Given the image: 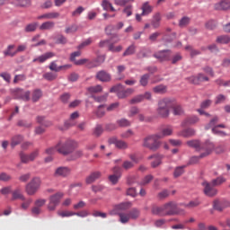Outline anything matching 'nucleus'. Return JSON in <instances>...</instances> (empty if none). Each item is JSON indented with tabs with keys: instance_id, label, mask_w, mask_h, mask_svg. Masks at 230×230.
<instances>
[{
	"instance_id": "obj_12",
	"label": "nucleus",
	"mask_w": 230,
	"mask_h": 230,
	"mask_svg": "<svg viewBox=\"0 0 230 230\" xmlns=\"http://www.w3.org/2000/svg\"><path fill=\"white\" fill-rule=\"evenodd\" d=\"M103 62H105V56H98L97 58L88 60L87 67H88V69H93L94 67H100V66L102 64H103Z\"/></svg>"
},
{
	"instance_id": "obj_2",
	"label": "nucleus",
	"mask_w": 230,
	"mask_h": 230,
	"mask_svg": "<svg viewBox=\"0 0 230 230\" xmlns=\"http://www.w3.org/2000/svg\"><path fill=\"white\" fill-rule=\"evenodd\" d=\"M78 144L75 140L67 139L65 142H58L56 149L61 155H71L76 150Z\"/></svg>"
},
{
	"instance_id": "obj_43",
	"label": "nucleus",
	"mask_w": 230,
	"mask_h": 230,
	"mask_svg": "<svg viewBox=\"0 0 230 230\" xmlns=\"http://www.w3.org/2000/svg\"><path fill=\"white\" fill-rule=\"evenodd\" d=\"M136 53V45L132 44L123 52L122 57H130Z\"/></svg>"
},
{
	"instance_id": "obj_53",
	"label": "nucleus",
	"mask_w": 230,
	"mask_h": 230,
	"mask_svg": "<svg viewBox=\"0 0 230 230\" xmlns=\"http://www.w3.org/2000/svg\"><path fill=\"white\" fill-rule=\"evenodd\" d=\"M92 98H93L94 102H97L98 103H103V102H107V98H109V93H104L101 96L93 95Z\"/></svg>"
},
{
	"instance_id": "obj_39",
	"label": "nucleus",
	"mask_w": 230,
	"mask_h": 230,
	"mask_svg": "<svg viewBox=\"0 0 230 230\" xmlns=\"http://www.w3.org/2000/svg\"><path fill=\"white\" fill-rule=\"evenodd\" d=\"M220 120V119L218 118V116H215L210 121L209 123H208L205 126V130H209V128H214V127H217V123H218V121Z\"/></svg>"
},
{
	"instance_id": "obj_28",
	"label": "nucleus",
	"mask_w": 230,
	"mask_h": 230,
	"mask_svg": "<svg viewBox=\"0 0 230 230\" xmlns=\"http://www.w3.org/2000/svg\"><path fill=\"white\" fill-rule=\"evenodd\" d=\"M58 17H60V13H47L44 14H41L40 16H38L39 20H42V19H58Z\"/></svg>"
},
{
	"instance_id": "obj_54",
	"label": "nucleus",
	"mask_w": 230,
	"mask_h": 230,
	"mask_svg": "<svg viewBox=\"0 0 230 230\" xmlns=\"http://www.w3.org/2000/svg\"><path fill=\"white\" fill-rule=\"evenodd\" d=\"M103 107H107V105L101 104L98 106L97 111L95 112L97 118H103V116H105V110H103Z\"/></svg>"
},
{
	"instance_id": "obj_38",
	"label": "nucleus",
	"mask_w": 230,
	"mask_h": 230,
	"mask_svg": "<svg viewBox=\"0 0 230 230\" xmlns=\"http://www.w3.org/2000/svg\"><path fill=\"white\" fill-rule=\"evenodd\" d=\"M142 13L141 15H148L152 13V6L148 4V2H145L141 7Z\"/></svg>"
},
{
	"instance_id": "obj_8",
	"label": "nucleus",
	"mask_w": 230,
	"mask_h": 230,
	"mask_svg": "<svg viewBox=\"0 0 230 230\" xmlns=\"http://www.w3.org/2000/svg\"><path fill=\"white\" fill-rule=\"evenodd\" d=\"M164 213L165 217H173L174 215H179V208L177 204L173 201H170L163 205Z\"/></svg>"
},
{
	"instance_id": "obj_56",
	"label": "nucleus",
	"mask_w": 230,
	"mask_h": 230,
	"mask_svg": "<svg viewBox=\"0 0 230 230\" xmlns=\"http://www.w3.org/2000/svg\"><path fill=\"white\" fill-rule=\"evenodd\" d=\"M130 206H132L130 202L120 203L117 205V209H119L120 211H127V209H129Z\"/></svg>"
},
{
	"instance_id": "obj_41",
	"label": "nucleus",
	"mask_w": 230,
	"mask_h": 230,
	"mask_svg": "<svg viewBox=\"0 0 230 230\" xmlns=\"http://www.w3.org/2000/svg\"><path fill=\"white\" fill-rule=\"evenodd\" d=\"M123 50V46L119 45L117 47L114 46V43H110L108 45V51H111V53H119Z\"/></svg>"
},
{
	"instance_id": "obj_24",
	"label": "nucleus",
	"mask_w": 230,
	"mask_h": 230,
	"mask_svg": "<svg viewBox=\"0 0 230 230\" xmlns=\"http://www.w3.org/2000/svg\"><path fill=\"white\" fill-rule=\"evenodd\" d=\"M152 55V49L144 48L140 49L137 54V58L142 59V58H148Z\"/></svg>"
},
{
	"instance_id": "obj_15",
	"label": "nucleus",
	"mask_w": 230,
	"mask_h": 230,
	"mask_svg": "<svg viewBox=\"0 0 230 230\" xmlns=\"http://www.w3.org/2000/svg\"><path fill=\"white\" fill-rule=\"evenodd\" d=\"M95 78L100 82L104 83L111 82V80H112V76L111 75V74L105 70H100L99 72H97Z\"/></svg>"
},
{
	"instance_id": "obj_32",
	"label": "nucleus",
	"mask_w": 230,
	"mask_h": 230,
	"mask_svg": "<svg viewBox=\"0 0 230 230\" xmlns=\"http://www.w3.org/2000/svg\"><path fill=\"white\" fill-rule=\"evenodd\" d=\"M41 98H42V90L39 88L33 90L32 97H31L32 102L37 103V102H39V100H40Z\"/></svg>"
},
{
	"instance_id": "obj_6",
	"label": "nucleus",
	"mask_w": 230,
	"mask_h": 230,
	"mask_svg": "<svg viewBox=\"0 0 230 230\" xmlns=\"http://www.w3.org/2000/svg\"><path fill=\"white\" fill-rule=\"evenodd\" d=\"M11 93L14 96L15 100H22V102H30V91L24 92V89L14 88L11 90Z\"/></svg>"
},
{
	"instance_id": "obj_36",
	"label": "nucleus",
	"mask_w": 230,
	"mask_h": 230,
	"mask_svg": "<svg viewBox=\"0 0 230 230\" xmlns=\"http://www.w3.org/2000/svg\"><path fill=\"white\" fill-rule=\"evenodd\" d=\"M150 80V74L146 73L140 76L139 84L142 87H146Z\"/></svg>"
},
{
	"instance_id": "obj_47",
	"label": "nucleus",
	"mask_w": 230,
	"mask_h": 230,
	"mask_svg": "<svg viewBox=\"0 0 230 230\" xmlns=\"http://www.w3.org/2000/svg\"><path fill=\"white\" fill-rule=\"evenodd\" d=\"M58 75L52 72H47L43 75V78L47 80L48 82H53L54 80H57V77Z\"/></svg>"
},
{
	"instance_id": "obj_29",
	"label": "nucleus",
	"mask_w": 230,
	"mask_h": 230,
	"mask_svg": "<svg viewBox=\"0 0 230 230\" xmlns=\"http://www.w3.org/2000/svg\"><path fill=\"white\" fill-rule=\"evenodd\" d=\"M151 24H152L153 28H155V29H157L161 26V13H156L153 16V20L151 22Z\"/></svg>"
},
{
	"instance_id": "obj_30",
	"label": "nucleus",
	"mask_w": 230,
	"mask_h": 230,
	"mask_svg": "<svg viewBox=\"0 0 230 230\" xmlns=\"http://www.w3.org/2000/svg\"><path fill=\"white\" fill-rule=\"evenodd\" d=\"M151 212H152V215H156L158 217H165L163 206L162 207L153 206L151 208Z\"/></svg>"
},
{
	"instance_id": "obj_45",
	"label": "nucleus",
	"mask_w": 230,
	"mask_h": 230,
	"mask_svg": "<svg viewBox=\"0 0 230 230\" xmlns=\"http://www.w3.org/2000/svg\"><path fill=\"white\" fill-rule=\"evenodd\" d=\"M129 218L132 220H136L139 218V215H141V212L137 208H132L128 213Z\"/></svg>"
},
{
	"instance_id": "obj_42",
	"label": "nucleus",
	"mask_w": 230,
	"mask_h": 230,
	"mask_svg": "<svg viewBox=\"0 0 230 230\" xmlns=\"http://www.w3.org/2000/svg\"><path fill=\"white\" fill-rule=\"evenodd\" d=\"M75 125H76V122L75 120H71V119H68L64 121V128H59V130H68V128L75 127Z\"/></svg>"
},
{
	"instance_id": "obj_11",
	"label": "nucleus",
	"mask_w": 230,
	"mask_h": 230,
	"mask_svg": "<svg viewBox=\"0 0 230 230\" xmlns=\"http://www.w3.org/2000/svg\"><path fill=\"white\" fill-rule=\"evenodd\" d=\"M108 143L109 145H115L116 148L119 150H127L128 148V145L125 141L118 139V137H110Z\"/></svg>"
},
{
	"instance_id": "obj_10",
	"label": "nucleus",
	"mask_w": 230,
	"mask_h": 230,
	"mask_svg": "<svg viewBox=\"0 0 230 230\" xmlns=\"http://www.w3.org/2000/svg\"><path fill=\"white\" fill-rule=\"evenodd\" d=\"M171 54L172 50L170 49H164V50H159L153 54L154 58H156L159 60V62H168L171 60Z\"/></svg>"
},
{
	"instance_id": "obj_48",
	"label": "nucleus",
	"mask_w": 230,
	"mask_h": 230,
	"mask_svg": "<svg viewBox=\"0 0 230 230\" xmlns=\"http://www.w3.org/2000/svg\"><path fill=\"white\" fill-rule=\"evenodd\" d=\"M37 26H39V24L37 22H32V23L27 24L24 28L25 33H31V32L35 31V30H37Z\"/></svg>"
},
{
	"instance_id": "obj_20",
	"label": "nucleus",
	"mask_w": 230,
	"mask_h": 230,
	"mask_svg": "<svg viewBox=\"0 0 230 230\" xmlns=\"http://www.w3.org/2000/svg\"><path fill=\"white\" fill-rule=\"evenodd\" d=\"M55 57V53L53 52H46L38 58H35L32 62H39L40 64H44L46 60H49V58H53Z\"/></svg>"
},
{
	"instance_id": "obj_31",
	"label": "nucleus",
	"mask_w": 230,
	"mask_h": 230,
	"mask_svg": "<svg viewBox=\"0 0 230 230\" xmlns=\"http://www.w3.org/2000/svg\"><path fill=\"white\" fill-rule=\"evenodd\" d=\"M168 87L164 84H158L153 88V93L155 94H164L166 93Z\"/></svg>"
},
{
	"instance_id": "obj_58",
	"label": "nucleus",
	"mask_w": 230,
	"mask_h": 230,
	"mask_svg": "<svg viewBox=\"0 0 230 230\" xmlns=\"http://www.w3.org/2000/svg\"><path fill=\"white\" fill-rule=\"evenodd\" d=\"M89 93H102L103 91V87L100 84H97L95 86H91L88 88Z\"/></svg>"
},
{
	"instance_id": "obj_13",
	"label": "nucleus",
	"mask_w": 230,
	"mask_h": 230,
	"mask_svg": "<svg viewBox=\"0 0 230 230\" xmlns=\"http://www.w3.org/2000/svg\"><path fill=\"white\" fill-rule=\"evenodd\" d=\"M55 177H69L71 175V168L67 166L58 167L54 172Z\"/></svg>"
},
{
	"instance_id": "obj_1",
	"label": "nucleus",
	"mask_w": 230,
	"mask_h": 230,
	"mask_svg": "<svg viewBox=\"0 0 230 230\" xmlns=\"http://www.w3.org/2000/svg\"><path fill=\"white\" fill-rule=\"evenodd\" d=\"M160 139L157 134L147 135L143 138L142 146L150 150V152H157L163 146V142Z\"/></svg>"
},
{
	"instance_id": "obj_21",
	"label": "nucleus",
	"mask_w": 230,
	"mask_h": 230,
	"mask_svg": "<svg viewBox=\"0 0 230 230\" xmlns=\"http://www.w3.org/2000/svg\"><path fill=\"white\" fill-rule=\"evenodd\" d=\"M200 121V119L199 117L193 115L187 117L182 122L181 127H188L190 125H195L196 123H199Z\"/></svg>"
},
{
	"instance_id": "obj_18",
	"label": "nucleus",
	"mask_w": 230,
	"mask_h": 230,
	"mask_svg": "<svg viewBox=\"0 0 230 230\" xmlns=\"http://www.w3.org/2000/svg\"><path fill=\"white\" fill-rule=\"evenodd\" d=\"M36 123L38 125L49 128V127H53V122L51 120L46 119V116L39 115L36 117Z\"/></svg>"
},
{
	"instance_id": "obj_33",
	"label": "nucleus",
	"mask_w": 230,
	"mask_h": 230,
	"mask_svg": "<svg viewBox=\"0 0 230 230\" xmlns=\"http://www.w3.org/2000/svg\"><path fill=\"white\" fill-rule=\"evenodd\" d=\"M26 200V198L24 197V195H22V193H21V190L16 189L13 191V196L11 200Z\"/></svg>"
},
{
	"instance_id": "obj_50",
	"label": "nucleus",
	"mask_w": 230,
	"mask_h": 230,
	"mask_svg": "<svg viewBox=\"0 0 230 230\" xmlns=\"http://www.w3.org/2000/svg\"><path fill=\"white\" fill-rule=\"evenodd\" d=\"M181 136L183 137H193L195 136V129L189 128L181 131Z\"/></svg>"
},
{
	"instance_id": "obj_35",
	"label": "nucleus",
	"mask_w": 230,
	"mask_h": 230,
	"mask_svg": "<svg viewBox=\"0 0 230 230\" xmlns=\"http://www.w3.org/2000/svg\"><path fill=\"white\" fill-rule=\"evenodd\" d=\"M16 125L22 128H31L33 127V124L26 119H19Z\"/></svg>"
},
{
	"instance_id": "obj_3",
	"label": "nucleus",
	"mask_w": 230,
	"mask_h": 230,
	"mask_svg": "<svg viewBox=\"0 0 230 230\" xmlns=\"http://www.w3.org/2000/svg\"><path fill=\"white\" fill-rule=\"evenodd\" d=\"M173 106V99L164 98L158 102L156 112L160 118H168L170 116V109Z\"/></svg>"
},
{
	"instance_id": "obj_64",
	"label": "nucleus",
	"mask_w": 230,
	"mask_h": 230,
	"mask_svg": "<svg viewBox=\"0 0 230 230\" xmlns=\"http://www.w3.org/2000/svg\"><path fill=\"white\" fill-rule=\"evenodd\" d=\"M190 24V17L184 16L179 22L180 28H184Z\"/></svg>"
},
{
	"instance_id": "obj_25",
	"label": "nucleus",
	"mask_w": 230,
	"mask_h": 230,
	"mask_svg": "<svg viewBox=\"0 0 230 230\" xmlns=\"http://www.w3.org/2000/svg\"><path fill=\"white\" fill-rule=\"evenodd\" d=\"M175 39H177V32H172L171 34L165 33L162 38V41L164 42V44H172Z\"/></svg>"
},
{
	"instance_id": "obj_46",
	"label": "nucleus",
	"mask_w": 230,
	"mask_h": 230,
	"mask_svg": "<svg viewBox=\"0 0 230 230\" xmlns=\"http://www.w3.org/2000/svg\"><path fill=\"white\" fill-rule=\"evenodd\" d=\"M84 156V151L77 150L73 152L71 156L68 158V161H76V159H80V157Z\"/></svg>"
},
{
	"instance_id": "obj_63",
	"label": "nucleus",
	"mask_w": 230,
	"mask_h": 230,
	"mask_svg": "<svg viewBox=\"0 0 230 230\" xmlns=\"http://www.w3.org/2000/svg\"><path fill=\"white\" fill-rule=\"evenodd\" d=\"M207 30H216L217 29V22L215 20H209L205 24Z\"/></svg>"
},
{
	"instance_id": "obj_44",
	"label": "nucleus",
	"mask_w": 230,
	"mask_h": 230,
	"mask_svg": "<svg viewBox=\"0 0 230 230\" xmlns=\"http://www.w3.org/2000/svg\"><path fill=\"white\" fill-rule=\"evenodd\" d=\"M102 134H103V126L102 124H97L93 128V135L95 136V137H100Z\"/></svg>"
},
{
	"instance_id": "obj_57",
	"label": "nucleus",
	"mask_w": 230,
	"mask_h": 230,
	"mask_svg": "<svg viewBox=\"0 0 230 230\" xmlns=\"http://www.w3.org/2000/svg\"><path fill=\"white\" fill-rule=\"evenodd\" d=\"M16 6H21L22 8H26L27 6H31V0H18Z\"/></svg>"
},
{
	"instance_id": "obj_19",
	"label": "nucleus",
	"mask_w": 230,
	"mask_h": 230,
	"mask_svg": "<svg viewBox=\"0 0 230 230\" xmlns=\"http://www.w3.org/2000/svg\"><path fill=\"white\" fill-rule=\"evenodd\" d=\"M171 109H172L173 116H182V114H184V109L181 104L177 103L174 99H172V106H171Z\"/></svg>"
},
{
	"instance_id": "obj_16",
	"label": "nucleus",
	"mask_w": 230,
	"mask_h": 230,
	"mask_svg": "<svg viewBox=\"0 0 230 230\" xmlns=\"http://www.w3.org/2000/svg\"><path fill=\"white\" fill-rule=\"evenodd\" d=\"M214 10L217 12H227L230 10V2L227 0H221L219 3L215 4Z\"/></svg>"
},
{
	"instance_id": "obj_7",
	"label": "nucleus",
	"mask_w": 230,
	"mask_h": 230,
	"mask_svg": "<svg viewBox=\"0 0 230 230\" xmlns=\"http://www.w3.org/2000/svg\"><path fill=\"white\" fill-rule=\"evenodd\" d=\"M201 185L203 186V193L206 195V197L213 198L218 195V190L214 187L211 181H203Z\"/></svg>"
},
{
	"instance_id": "obj_59",
	"label": "nucleus",
	"mask_w": 230,
	"mask_h": 230,
	"mask_svg": "<svg viewBox=\"0 0 230 230\" xmlns=\"http://www.w3.org/2000/svg\"><path fill=\"white\" fill-rule=\"evenodd\" d=\"M141 102H143V95L142 94H138L135 97H133L130 101L129 103L131 105H136V103H141Z\"/></svg>"
},
{
	"instance_id": "obj_4",
	"label": "nucleus",
	"mask_w": 230,
	"mask_h": 230,
	"mask_svg": "<svg viewBox=\"0 0 230 230\" xmlns=\"http://www.w3.org/2000/svg\"><path fill=\"white\" fill-rule=\"evenodd\" d=\"M40 184H42V181H40V178L34 177L31 179V181L26 184L25 186V191L27 195L32 196L35 195L40 189Z\"/></svg>"
},
{
	"instance_id": "obj_62",
	"label": "nucleus",
	"mask_w": 230,
	"mask_h": 230,
	"mask_svg": "<svg viewBox=\"0 0 230 230\" xmlns=\"http://www.w3.org/2000/svg\"><path fill=\"white\" fill-rule=\"evenodd\" d=\"M78 57H82V51L81 50H76L75 52H72L70 54L69 60L71 62H75L76 60V58H78Z\"/></svg>"
},
{
	"instance_id": "obj_14",
	"label": "nucleus",
	"mask_w": 230,
	"mask_h": 230,
	"mask_svg": "<svg viewBox=\"0 0 230 230\" xmlns=\"http://www.w3.org/2000/svg\"><path fill=\"white\" fill-rule=\"evenodd\" d=\"M230 203L229 201H220V199H215L213 201V209H215L216 211H219L222 212L224 211V209H226V208H229Z\"/></svg>"
},
{
	"instance_id": "obj_60",
	"label": "nucleus",
	"mask_w": 230,
	"mask_h": 230,
	"mask_svg": "<svg viewBox=\"0 0 230 230\" xmlns=\"http://www.w3.org/2000/svg\"><path fill=\"white\" fill-rule=\"evenodd\" d=\"M19 155H20L21 163H23V164H28V162L31 161L30 155L24 154V152L22 151L20 152Z\"/></svg>"
},
{
	"instance_id": "obj_23",
	"label": "nucleus",
	"mask_w": 230,
	"mask_h": 230,
	"mask_svg": "<svg viewBox=\"0 0 230 230\" xmlns=\"http://www.w3.org/2000/svg\"><path fill=\"white\" fill-rule=\"evenodd\" d=\"M22 141H24V136H22L21 134L14 135L11 138V146H12V148H15V146H17V145H21Z\"/></svg>"
},
{
	"instance_id": "obj_52",
	"label": "nucleus",
	"mask_w": 230,
	"mask_h": 230,
	"mask_svg": "<svg viewBox=\"0 0 230 230\" xmlns=\"http://www.w3.org/2000/svg\"><path fill=\"white\" fill-rule=\"evenodd\" d=\"M15 48V45H9L5 50H4V57H13L14 55H17V52H12V49Z\"/></svg>"
},
{
	"instance_id": "obj_9",
	"label": "nucleus",
	"mask_w": 230,
	"mask_h": 230,
	"mask_svg": "<svg viewBox=\"0 0 230 230\" xmlns=\"http://www.w3.org/2000/svg\"><path fill=\"white\" fill-rule=\"evenodd\" d=\"M199 150L205 151L200 154L199 157H208V155H211L213 150H215V144L211 142V140L208 139L201 144Z\"/></svg>"
},
{
	"instance_id": "obj_49",
	"label": "nucleus",
	"mask_w": 230,
	"mask_h": 230,
	"mask_svg": "<svg viewBox=\"0 0 230 230\" xmlns=\"http://www.w3.org/2000/svg\"><path fill=\"white\" fill-rule=\"evenodd\" d=\"M187 145L190 146V148H196V150L200 151L201 144L199 140H189Z\"/></svg>"
},
{
	"instance_id": "obj_37",
	"label": "nucleus",
	"mask_w": 230,
	"mask_h": 230,
	"mask_svg": "<svg viewBox=\"0 0 230 230\" xmlns=\"http://www.w3.org/2000/svg\"><path fill=\"white\" fill-rule=\"evenodd\" d=\"M216 42L217 44H229L230 37L229 35H220L217 38Z\"/></svg>"
},
{
	"instance_id": "obj_34",
	"label": "nucleus",
	"mask_w": 230,
	"mask_h": 230,
	"mask_svg": "<svg viewBox=\"0 0 230 230\" xmlns=\"http://www.w3.org/2000/svg\"><path fill=\"white\" fill-rule=\"evenodd\" d=\"M53 28H55V22H51V21H48V22H44L40 26V30L41 31H44L46 30H53Z\"/></svg>"
},
{
	"instance_id": "obj_51",
	"label": "nucleus",
	"mask_w": 230,
	"mask_h": 230,
	"mask_svg": "<svg viewBox=\"0 0 230 230\" xmlns=\"http://www.w3.org/2000/svg\"><path fill=\"white\" fill-rule=\"evenodd\" d=\"M184 168H186V165L178 166L174 169L173 177L177 179L178 177H181L182 173H184Z\"/></svg>"
},
{
	"instance_id": "obj_27",
	"label": "nucleus",
	"mask_w": 230,
	"mask_h": 230,
	"mask_svg": "<svg viewBox=\"0 0 230 230\" xmlns=\"http://www.w3.org/2000/svg\"><path fill=\"white\" fill-rule=\"evenodd\" d=\"M172 134H173V128H172V126H168L167 128L162 130V133H156V136H159L158 137L160 139H163V137L172 136Z\"/></svg>"
},
{
	"instance_id": "obj_55",
	"label": "nucleus",
	"mask_w": 230,
	"mask_h": 230,
	"mask_svg": "<svg viewBox=\"0 0 230 230\" xmlns=\"http://www.w3.org/2000/svg\"><path fill=\"white\" fill-rule=\"evenodd\" d=\"M121 89H125V86L121 84H117L110 89V93H116L118 96L119 93L121 92Z\"/></svg>"
},
{
	"instance_id": "obj_61",
	"label": "nucleus",
	"mask_w": 230,
	"mask_h": 230,
	"mask_svg": "<svg viewBox=\"0 0 230 230\" xmlns=\"http://www.w3.org/2000/svg\"><path fill=\"white\" fill-rule=\"evenodd\" d=\"M117 124L119 125V127H121V128L130 127V121L127 119H118Z\"/></svg>"
},
{
	"instance_id": "obj_17",
	"label": "nucleus",
	"mask_w": 230,
	"mask_h": 230,
	"mask_svg": "<svg viewBox=\"0 0 230 230\" xmlns=\"http://www.w3.org/2000/svg\"><path fill=\"white\" fill-rule=\"evenodd\" d=\"M190 82L194 85H199L202 82H209V77L204 75L202 73H199L197 75L190 77Z\"/></svg>"
},
{
	"instance_id": "obj_26",
	"label": "nucleus",
	"mask_w": 230,
	"mask_h": 230,
	"mask_svg": "<svg viewBox=\"0 0 230 230\" xmlns=\"http://www.w3.org/2000/svg\"><path fill=\"white\" fill-rule=\"evenodd\" d=\"M100 177H102V172H99V171L93 172L87 177V183L91 184L93 182H95V181H98Z\"/></svg>"
},
{
	"instance_id": "obj_5",
	"label": "nucleus",
	"mask_w": 230,
	"mask_h": 230,
	"mask_svg": "<svg viewBox=\"0 0 230 230\" xmlns=\"http://www.w3.org/2000/svg\"><path fill=\"white\" fill-rule=\"evenodd\" d=\"M64 197V193L58 192L56 194H53L49 197V204H48V209L49 211H55L57 209V207L60 204V200H62Z\"/></svg>"
},
{
	"instance_id": "obj_22",
	"label": "nucleus",
	"mask_w": 230,
	"mask_h": 230,
	"mask_svg": "<svg viewBox=\"0 0 230 230\" xmlns=\"http://www.w3.org/2000/svg\"><path fill=\"white\" fill-rule=\"evenodd\" d=\"M130 94H134V89L133 88L125 89V86H124V88L121 89L120 92H119L117 96L120 100H124V98H128Z\"/></svg>"
},
{
	"instance_id": "obj_40",
	"label": "nucleus",
	"mask_w": 230,
	"mask_h": 230,
	"mask_svg": "<svg viewBox=\"0 0 230 230\" xmlns=\"http://www.w3.org/2000/svg\"><path fill=\"white\" fill-rule=\"evenodd\" d=\"M226 178H224V176H219L216 179H213L210 183H212V186L216 187L217 186H222V184H224V182H226Z\"/></svg>"
}]
</instances>
